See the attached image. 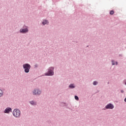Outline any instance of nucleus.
Here are the masks:
<instances>
[{
  "instance_id": "obj_7",
  "label": "nucleus",
  "mask_w": 126,
  "mask_h": 126,
  "mask_svg": "<svg viewBox=\"0 0 126 126\" xmlns=\"http://www.w3.org/2000/svg\"><path fill=\"white\" fill-rule=\"evenodd\" d=\"M28 28L27 27H25L24 29H22L20 30V32H28Z\"/></svg>"
},
{
  "instance_id": "obj_10",
  "label": "nucleus",
  "mask_w": 126,
  "mask_h": 126,
  "mask_svg": "<svg viewBox=\"0 0 126 126\" xmlns=\"http://www.w3.org/2000/svg\"><path fill=\"white\" fill-rule=\"evenodd\" d=\"M69 88H74L75 87L74 86V85L71 84L69 86Z\"/></svg>"
},
{
  "instance_id": "obj_17",
  "label": "nucleus",
  "mask_w": 126,
  "mask_h": 126,
  "mask_svg": "<svg viewBox=\"0 0 126 126\" xmlns=\"http://www.w3.org/2000/svg\"><path fill=\"white\" fill-rule=\"evenodd\" d=\"M116 65L118 64V62H116Z\"/></svg>"
},
{
  "instance_id": "obj_9",
  "label": "nucleus",
  "mask_w": 126,
  "mask_h": 126,
  "mask_svg": "<svg viewBox=\"0 0 126 126\" xmlns=\"http://www.w3.org/2000/svg\"><path fill=\"white\" fill-rule=\"evenodd\" d=\"M3 96V91L2 90L0 89V98Z\"/></svg>"
},
{
  "instance_id": "obj_14",
  "label": "nucleus",
  "mask_w": 126,
  "mask_h": 126,
  "mask_svg": "<svg viewBox=\"0 0 126 126\" xmlns=\"http://www.w3.org/2000/svg\"><path fill=\"white\" fill-rule=\"evenodd\" d=\"M75 100H79L78 96H77V95H75Z\"/></svg>"
},
{
  "instance_id": "obj_1",
  "label": "nucleus",
  "mask_w": 126,
  "mask_h": 126,
  "mask_svg": "<svg viewBox=\"0 0 126 126\" xmlns=\"http://www.w3.org/2000/svg\"><path fill=\"white\" fill-rule=\"evenodd\" d=\"M20 110L18 109H15L13 111V115L15 118H19L20 117Z\"/></svg>"
},
{
  "instance_id": "obj_4",
  "label": "nucleus",
  "mask_w": 126,
  "mask_h": 126,
  "mask_svg": "<svg viewBox=\"0 0 126 126\" xmlns=\"http://www.w3.org/2000/svg\"><path fill=\"white\" fill-rule=\"evenodd\" d=\"M33 95H40L41 94V91L39 90V89H35L33 92Z\"/></svg>"
},
{
  "instance_id": "obj_16",
  "label": "nucleus",
  "mask_w": 126,
  "mask_h": 126,
  "mask_svg": "<svg viewBox=\"0 0 126 126\" xmlns=\"http://www.w3.org/2000/svg\"><path fill=\"white\" fill-rule=\"evenodd\" d=\"M121 93H124V90H122L121 91Z\"/></svg>"
},
{
  "instance_id": "obj_6",
  "label": "nucleus",
  "mask_w": 126,
  "mask_h": 126,
  "mask_svg": "<svg viewBox=\"0 0 126 126\" xmlns=\"http://www.w3.org/2000/svg\"><path fill=\"white\" fill-rule=\"evenodd\" d=\"M11 108H7L4 111V113H5V114H8L9 112H11Z\"/></svg>"
},
{
  "instance_id": "obj_15",
  "label": "nucleus",
  "mask_w": 126,
  "mask_h": 126,
  "mask_svg": "<svg viewBox=\"0 0 126 126\" xmlns=\"http://www.w3.org/2000/svg\"><path fill=\"white\" fill-rule=\"evenodd\" d=\"M112 65H115V62H114V61H112Z\"/></svg>"
},
{
  "instance_id": "obj_12",
  "label": "nucleus",
  "mask_w": 126,
  "mask_h": 126,
  "mask_svg": "<svg viewBox=\"0 0 126 126\" xmlns=\"http://www.w3.org/2000/svg\"><path fill=\"white\" fill-rule=\"evenodd\" d=\"M110 14L113 15V14H114V11L113 10L110 11Z\"/></svg>"
},
{
  "instance_id": "obj_2",
  "label": "nucleus",
  "mask_w": 126,
  "mask_h": 126,
  "mask_svg": "<svg viewBox=\"0 0 126 126\" xmlns=\"http://www.w3.org/2000/svg\"><path fill=\"white\" fill-rule=\"evenodd\" d=\"M45 75L47 76H52V75H54V67H50L48 72L45 74Z\"/></svg>"
},
{
  "instance_id": "obj_8",
  "label": "nucleus",
  "mask_w": 126,
  "mask_h": 126,
  "mask_svg": "<svg viewBox=\"0 0 126 126\" xmlns=\"http://www.w3.org/2000/svg\"><path fill=\"white\" fill-rule=\"evenodd\" d=\"M42 24L43 25H46V24H49V21H48V20H43V21L42 22Z\"/></svg>"
},
{
  "instance_id": "obj_3",
  "label": "nucleus",
  "mask_w": 126,
  "mask_h": 126,
  "mask_svg": "<svg viewBox=\"0 0 126 126\" xmlns=\"http://www.w3.org/2000/svg\"><path fill=\"white\" fill-rule=\"evenodd\" d=\"M23 68L25 69V72L28 73L30 71V68H31V66L28 63L24 64L23 65Z\"/></svg>"
},
{
  "instance_id": "obj_13",
  "label": "nucleus",
  "mask_w": 126,
  "mask_h": 126,
  "mask_svg": "<svg viewBox=\"0 0 126 126\" xmlns=\"http://www.w3.org/2000/svg\"><path fill=\"white\" fill-rule=\"evenodd\" d=\"M97 84H98V82H97L96 81H94L93 83L94 85H97Z\"/></svg>"
},
{
  "instance_id": "obj_5",
  "label": "nucleus",
  "mask_w": 126,
  "mask_h": 126,
  "mask_svg": "<svg viewBox=\"0 0 126 126\" xmlns=\"http://www.w3.org/2000/svg\"><path fill=\"white\" fill-rule=\"evenodd\" d=\"M106 109H114V105L112 104H108L105 106Z\"/></svg>"
},
{
  "instance_id": "obj_11",
  "label": "nucleus",
  "mask_w": 126,
  "mask_h": 126,
  "mask_svg": "<svg viewBox=\"0 0 126 126\" xmlns=\"http://www.w3.org/2000/svg\"><path fill=\"white\" fill-rule=\"evenodd\" d=\"M30 104L31 105H36V102H34L33 101H30Z\"/></svg>"
}]
</instances>
